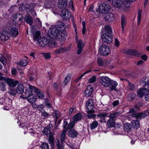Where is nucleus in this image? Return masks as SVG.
<instances>
[{
	"label": "nucleus",
	"instance_id": "f257e3e1",
	"mask_svg": "<svg viewBox=\"0 0 149 149\" xmlns=\"http://www.w3.org/2000/svg\"><path fill=\"white\" fill-rule=\"evenodd\" d=\"M64 26V24L61 22H59L58 25L52 26L48 31V37L59 42L64 41L67 35Z\"/></svg>",
	"mask_w": 149,
	"mask_h": 149
},
{
	"label": "nucleus",
	"instance_id": "f03ea898",
	"mask_svg": "<svg viewBox=\"0 0 149 149\" xmlns=\"http://www.w3.org/2000/svg\"><path fill=\"white\" fill-rule=\"evenodd\" d=\"M100 84L103 86L109 87V90H116V87L118 85L117 82L110 79L107 76L101 77L100 79Z\"/></svg>",
	"mask_w": 149,
	"mask_h": 149
},
{
	"label": "nucleus",
	"instance_id": "7ed1b4c3",
	"mask_svg": "<svg viewBox=\"0 0 149 149\" xmlns=\"http://www.w3.org/2000/svg\"><path fill=\"white\" fill-rule=\"evenodd\" d=\"M31 36L33 38L34 41L36 42V43L40 47H44V45L43 42V38L40 36V32L36 30L35 26H32L31 27Z\"/></svg>",
	"mask_w": 149,
	"mask_h": 149
},
{
	"label": "nucleus",
	"instance_id": "20e7f679",
	"mask_svg": "<svg viewBox=\"0 0 149 149\" xmlns=\"http://www.w3.org/2000/svg\"><path fill=\"white\" fill-rule=\"evenodd\" d=\"M104 30L105 32L102 36V41L104 42L109 43L112 42L113 39L112 29L109 26H106Z\"/></svg>",
	"mask_w": 149,
	"mask_h": 149
},
{
	"label": "nucleus",
	"instance_id": "39448f33",
	"mask_svg": "<svg viewBox=\"0 0 149 149\" xmlns=\"http://www.w3.org/2000/svg\"><path fill=\"white\" fill-rule=\"evenodd\" d=\"M19 26L17 24L11 23L10 24L9 32L12 36H15L18 34V28Z\"/></svg>",
	"mask_w": 149,
	"mask_h": 149
},
{
	"label": "nucleus",
	"instance_id": "423d86ee",
	"mask_svg": "<svg viewBox=\"0 0 149 149\" xmlns=\"http://www.w3.org/2000/svg\"><path fill=\"white\" fill-rule=\"evenodd\" d=\"M110 10V7L109 5L106 3H104L100 4L98 7V8L96 10V11L98 12L101 13H107Z\"/></svg>",
	"mask_w": 149,
	"mask_h": 149
},
{
	"label": "nucleus",
	"instance_id": "0eeeda50",
	"mask_svg": "<svg viewBox=\"0 0 149 149\" xmlns=\"http://www.w3.org/2000/svg\"><path fill=\"white\" fill-rule=\"evenodd\" d=\"M99 51L100 52L101 55L103 56L108 55L111 52L109 46L105 45H102L100 47Z\"/></svg>",
	"mask_w": 149,
	"mask_h": 149
},
{
	"label": "nucleus",
	"instance_id": "6e6552de",
	"mask_svg": "<svg viewBox=\"0 0 149 149\" xmlns=\"http://www.w3.org/2000/svg\"><path fill=\"white\" fill-rule=\"evenodd\" d=\"M24 93L28 95L38 91V89L34 87L29 85H26Z\"/></svg>",
	"mask_w": 149,
	"mask_h": 149
},
{
	"label": "nucleus",
	"instance_id": "1a4fd4ad",
	"mask_svg": "<svg viewBox=\"0 0 149 149\" xmlns=\"http://www.w3.org/2000/svg\"><path fill=\"white\" fill-rule=\"evenodd\" d=\"M61 17L66 20L69 19L71 17V14L70 11L67 9H63L61 13Z\"/></svg>",
	"mask_w": 149,
	"mask_h": 149
},
{
	"label": "nucleus",
	"instance_id": "9d476101",
	"mask_svg": "<svg viewBox=\"0 0 149 149\" xmlns=\"http://www.w3.org/2000/svg\"><path fill=\"white\" fill-rule=\"evenodd\" d=\"M23 19V16L22 14H17L14 15L13 18V21L12 23L19 26Z\"/></svg>",
	"mask_w": 149,
	"mask_h": 149
},
{
	"label": "nucleus",
	"instance_id": "9b49d317",
	"mask_svg": "<svg viewBox=\"0 0 149 149\" xmlns=\"http://www.w3.org/2000/svg\"><path fill=\"white\" fill-rule=\"evenodd\" d=\"M76 33L75 40L77 43L78 48L83 47L84 45V42H82V40L78 38V35L77 33V29L75 24L73 25Z\"/></svg>",
	"mask_w": 149,
	"mask_h": 149
},
{
	"label": "nucleus",
	"instance_id": "f8f14e48",
	"mask_svg": "<svg viewBox=\"0 0 149 149\" xmlns=\"http://www.w3.org/2000/svg\"><path fill=\"white\" fill-rule=\"evenodd\" d=\"M66 131L67 130L66 129H65L61 133L60 136V138L61 141L62 142V144L61 145H59V141H57V146L58 149H64L63 146L62 144V142L63 141L65 138V137L66 136L65 134Z\"/></svg>",
	"mask_w": 149,
	"mask_h": 149
},
{
	"label": "nucleus",
	"instance_id": "ddd939ff",
	"mask_svg": "<svg viewBox=\"0 0 149 149\" xmlns=\"http://www.w3.org/2000/svg\"><path fill=\"white\" fill-rule=\"evenodd\" d=\"M70 49V47L60 46L54 51V53L57 54H61L68 51Z\"/></svg>",
	"mask_w": 149,
	"mask_h": 149
},
{
	"label": "nucleus",
	"instance_id": "4468645a",
	"mask_svg": "<svg viewBox=\"0 0 149 149\" xmlns=\"http://www.w3.org/2000/svg\"><path fill=\"white\" fill-rule=\"evenodd\" d=\"M130 113H132L131 116H132L134 117H136L138 118H141L145 117L146 116V114L145 113H135V111L134 109H130L129 111Z\"/></svg>",
	"mask_w": 149,
	"mask_h": 149
},
{
	"label": "nucleus",
	"instance_id": "2eb2a0df",
	"mask_svg": "<svg viewBox=\"0 0 149 149\" xmlns=\"http://www.w3.org/2000/svg\"><path fill=\"white\" fill-rule=\"evenodd\" d=\"M86 106L87 109L86 112L87 113L93 112V110L94 108L93 103L92 100H90L88 101L86 104Z\"/></svg>",
	"mask_w": 149,
	"mask_h": 149
},
{
	"label": "nucleus",
	"instance_id": "dca6fc26",
	"mask_svg": "<svg viewBox=\"0 0 149 149\" xmlns=\"http://www.w3.org/2000/svg\"><path fill=\"white\" fill-rule=\"evenodd\" d=\"M112 3L114 7L118 8L123 7L124 5L123 0H113Z\"/></svg>",
	"mask_w": 149,
	"mask_h": 149
},
{
	"label": "nucleus",
	"instance_id": "f3484780",
	"mask_svg": "<svg viewBox=\"0 0 149 149\" xmlns=\"http://www.w3.org/2000/svg\"><path fill=\"white\" fill-rule=\"evenodd\" d=\"M9 38L8 34L7 31H4L0 32V40L3 41H6Z\"/></svg>",
	"mask_w": 149,
	"mask_h": 149
},
{
	"label": "nucleus",
	"instance_id": "a211bd4d",
	"mask_svg": "<svg viewBox=\"0 0 149 149\" xmlns=\"http://www.w3.org/2000/svg\"><path fill=\"white\" fill-rule=\"evenodd\" d=\"M4 81L6 82L11 87L15 86L18 83L17 81H14L13 79L7 78H6Z\"/></svg>",
	"mask_w": 149,
	"mask_h": 149
},
{
	"label": "nucleus",
	"instance_id": "6ab92c4d",
	"mask_svg": "<svg viewBox=\"0 0 149 149\" xmlns=\"http://www.w3.org/2000/svg\"><path fill=\"white\" fill-rule=\"evenodd\" d=\"M93 91V89L92 87L91 86H87L84 95L86 97H89L91 95Z\"/></svg>",
	"mask_w": 149,
	"mask_h": 149
},
{
	"label": "nucleus",
	"instance_id": "aec40b11",
	"mask_svg": "<svg viewBox=\"0 0 149 149\" xmlns=\"http://www.w3.org/2000/svg\"><path fill=\"white\" fill-rule=\"evenodd\" d=\"M147 89L146 88H140L137 91V95L139 97H142L147 93Z\"/></svg>",
	"mask_w": 149,
	"mask_h": 149
},
{
	"label": "nucleus",
	"instance_id": "412c9836",
	"mask_svg": "<svg viewBox=\"0 0 149 149\" xmlns=\"http://www.w3.org/2000/svg\"><path fill=\"white\" fill-rule=\"evenodd\" d=\"M123 53H126L127 54L137 56L138 52L133 49H124L123 51Z\"/></svg>",
	"mask_w": 149,
	"mask_h": 149
},
{
	"label": "nucleus",
	"instance_id": "4be33fe9",
	"mask_svg": "<svg viewBox=\"0 0 149 149\" xmlns=\"http://www.w3.org/2000/svg\"><path fill=\"white\" fill-rule=\"evenodd\" d=\"M36 99V96L33 93L28 95L27 99V100L31 103L34 102Z\"/></svg>",
	"mask_w": 149,
	"mask_h": 149
},
{
	"label": "nucleus",
	"instance_id": "5701e85b",
	"mask_svg": "<svg viewBox=\"0 0 149 149\" xmlns=\"http://www.w3.org/2000/svg\"><path fill=\"white\" fill-rule=\"evenodd\" d=\"M105 19L106 20H109V21H112L114 19L113 14L111 13H106Z\"/></svg>",
	"mask_w": 149,
	"mask_h": 149
},
{
	"label": "nucleus",
	"instance_id": "b1692460",
	"mask_svg": "<svg viewBox=\"0 0 149 149\" xmlns=\"http://www.w3.org/2000/svg\"><path fill=\"white\" fill-rule=\"evenodd\" d=\"M121 25L122 30V32H123L124 30V27L127 24L126 23V17L125 16L123 15L121 17Z\"/></svg>",
	"mask_w": 149,
	"mask_h": 149
},
{
	"label": "nucleus",
	"instance_id": "393cba45",
	"mask_svg": "<svg viewBox=\"0 0 149 149\" xmlns=\"http://www.w3.org/2000/svg\"><path fill=\"white\" fill-rule=\"evenodd\" d=\"M24 87L22 84H19L16 89V92L19 94H21L24 91Z\"/></svg>",
	"mask_w": 149,
	"mask_h": 149
},
{
	"label": "nucleus",
	"instance_id": "a878e982",
	"mask_svg": "<svg viewBox=\"0 0 149 149\" xmlns=\"http://www.w3.org/2000/svg\"><path fill=\"white\" fill-rule=\"evenodd\" d=\"M71 77V74H68L66 76L63 82V85L64 86L67 85L69 82Z\"/></svg>",
	"mask_w": 149,
	"mask_h": 149
},
{
	"label": "nucleus",
	"instance_id": "bb28decb",
	"mask_svg": "<svg viewBox=\"0 0 149 149\" xmlns=\"http://www.w3.org/2000/svg\"><path fill=\"white\" fill-rule=\"evenodd\" d=\"M115 124V121L113 118H110L107 122V126L109 127H112L114 126Z\"/></svg>",
	"mask_w": 149,
	"mask_h": 149
},
{
	"label": "nucleus",
	"instance_id": "cd10ccee",
	"mask_svg": "<svg viewBox=\"0 0 149 149\" xmlns=\"http://www.w3.org/2000/svg\"><path fill=\"white\" fill-rule=\"evenodd\" d=\"M78 134V133L74 129H71L69 132L68 135L71 137H77Z\"/></svg>",
	"mask_w": 149,
	"mask_h": 149
},
{
	"label": "nucleus",
	"instance_id": "c85d7f7f",
	"mask_svg": "<svg viewBox=\"0 0 149 149\" xmlns=\"http://www.w3.org/2000/svg\"><path fill=\"white\" fill-rule=\"evenodd\" d=\"M25 21L29 25H31L33 23L32 18L30 16L26 15L24 18Z\"/></svg>",
	"mask_w": 149,
	"mask_h": 149
},
{
	"label": "nucleus",
	"instance_id": "c756f323",
	"mask_svg": "<svg viewBox=\"0 0 149 149\" xmlns=\"http://www.w3.org/2000/svg\"><path fill=\"white\" fill-rule=\"evenodd\" d=\"M131 125L130 123H125L124 125V130L127 132H129L131 130Z\"/></svg>",
	"mask_w": 149,
	"mask_h": 149
},
{
	"label": "nucleus",
	"instance_id": "7c9ffc66",
	"mask_svg": "<svg viewBox=\"0 0 149 149\" xmlns=\"http://www.w3.org/2000/svg\"><path fill=\"white\" fill-rule=\"evenodd\" d=\"M136 94L133 93L129 94L128 96L127 100L129 101H133L135 99Z\"/></svg>",
	"mask_w": 149,
	"mask_h": 149
},
{
	"label": "nucleus",
	"instance_id": "2f4dec72",
	"mask_svg": "<svg viewBox=\"0 0 149 149\" xmlns=\"http://www.w3.org/2000/svg\"><path fill=\"white\" fill-rule=\"evenodd\" d=\"M28 63V61L26 60H23L17 62V64L20 66L24 67L26 66L27 64Z\"/></svg>",
	"mask_w": 149,
	"mask_h": 149
},
{
	"label": "nucleus",
	"instance_id": "473e14b6",
	"mask_svg": "<svg viewBox=\"0 0 149 149\" xmlns=\"http://www.w3.org/2000/svg\"><path fill=\"white\" fill-rule=\"evenodd\" d=\"M132 126L134 127L138 128L139 126V122L137 120H135L132 121Z\"/></svg>",
	"mask_w": 149,
	"mask_h": 149
},
{
	"label": "nucleus",
	"instance_id": "72a5a7b5",
	"mask_svg": "<svg viewBox=\"0 0 149 149\" xmlns=\"http://www.w3.org/2000/svg\"><path fill=\"white\" fill-rule=\"evenodd\" d=\"M48 46L52 48H53L56 47L58 46V44L55 42L49 40Z\"/></svg>",
	"mask_w": 149,
	"mask_h": 149
},
{
	"label": "nucleus",
	"instance_id": "f704fd0d",
	"mask_svg": "<svg viewBox=\"0 0 149 149\" xmlns=\"http://www.w3.org/2000/svg\"><path fill=\"white\" fill-rule=\"evenodd\" d=\"M43 133L44 134L47 135L49 134L50 133V127H47L45 128L43 131Z\"/></svg>",
	"mask_w": 149,
	"mask_h": 149
},
{
	"label": "nucleus",
	"instance_id": "c9c22d12",
	"mask_svg": "<svg viewBox=\"0 0 149 149\" xmlns=\"http://www.w3.org/2000/svg\"><path fill=\"white\" fill-rule=\"evenodd\" d=\"M82 117V116L80 114H77L73 117V120L74 121H78L80 120Z\"/></svg>",
	"mask_w": 149,
	"mask_h": 149
},
{
	"label": "nucleus",
	"instance_id": "e433bc0d",
	"mask_svg": "<svg viewBox=\"0 0 149 149\" xmlns=\"http://www.w3.org/2000/svg\"><path fill=\"white\" fill-rule=\"evenodd\" d=\"M0 61L3 64L6 65L7 62L6 59L2 54L0 53Z\"/></svg>",
	"mask_w": 149,
	"mask_h": 149
},
{
	"label": "nucleus",
	"instance_id": "4c0bfd02",
	"mask_svg": "<svg viewBox=\"0 0 149 149\" xmlns=\"http://www.w3.org/2000/svg\"><path fill=\"white\" fill-rule=\"evenodd\" d=\"M149 81V77H145L143 78L141 80V81L143 83V84L146 86Z\"/></svg>",
	"mask_w": 149,
	"mask_h": 149
},
{
	"label": "nucleus",
	"instance_id": "58836bf2",
	"mask_svg": "<svg viewBox=\"0 0 149 149\" xmlns=\"http://www.w3.org/2000/svg\"><path fill=\"white\" fill-rule=\"evenodd\" d=\"M142 13V10H139L138 12V22L137 24L138 25H140V21L141 19V14Z\"/></svg>",
	"mask_w": 149,
	"mask_h": 149
},
{
	"label": "nucleus",
	"instance_id": "ea45409f",
	"mask_svg": "<svg viewBox=\"0 0 149 149\" xmlns=\"http://www.w3.org/2000/svg\"><path fill=\"white\" fill-rule=\"evenodd\" d=\"M136 86H135L133 84L129 83L128 85V88L129 90L131 91H133L135 89Z\"/></svg>",
	"mask_w": 149,
	"mask_h": 149
},
{
	"label": "nucleus",
	"instance_id": "a19ab883",
	"mask_svg": "<svg viewBox=\"0 0 149 149\" xmlns=\"http://www.w3.org/2000/svg\"><path fill=\"white\" fill-rule=\"evenodd\" d=\"M35 93H36L38 97L40 99H42L44 97V94L42 92L38 90V92H35Z\"/></svg>",
	"mask_w": 149,
	"mask_h": 149
},
{
	"label": "nucleus",
	"instance_id": "79ce46f5",
	"mask_svg": "<svg viewBox=\"0 0 149 149\" xmlns=\"http://www.w3.org/2000/svg\"><path fill=\"white\" fill-rule=\"evenodd\" d=\"M98 125V123L97 121H95L90 125L91 128L93 129L95 128Z\"/></svg>",
	"mask_w": 149,
	"mask_h": 149
},
{
	"label": "nucleus",
	"instance_id": "37998d69",
	"mask_svg": "<svg viewBox=\"0 0 149 149\" xmlns=\"http://www.w3.org/2000/svg\"><path fill=\"white\" fill-rule=\"evenodd\" d=\"M91 71V70H89L88 71H86L84 73L80 75L79 76L77 79L76 81H78L80 79H81V78L84 76L86 74L90 72Z\"/></svg>",
	"mask_w": 149,
	"mask_h": 149
},
{
	"label": "nucleus",
	"instance_id": "c03bdc74",
	"mask_svg": "<svg viewBox=\"0 0 149 149\" xmlns=\"http://www.w3.org/2000/svg\"><path fill=\"white\" fill-rule=\"evenodd\" d=\"M6 85L4 83L1 82L0 83V90L4 91L6 90Z\"/></svg>",
	"mask_w": 149,
	"mask_h": 149
},
{
	"label": "nucleus",
	"instance_id": "a18cd8bd",
	"mask_svg": "<svg viewBox=\"0 0 149 149\" xmlns=\"http://www.w3.org/2000/svg\"><path fill=\"white\" fill-rule=\"evenodd\" d=\"M82 26H83V28L82 30V33L84 35L85 34L86 32L87 31H86V26H85V22L84 21H83L82 22Z\"/></svg>",
	"mask_w": 149,
	"mask_h": 149
},
{
	"label": "nucleus",
	"instance_id": "49530a36",
	"mask_svg": "<svg viewBox=\"0 0 149 149\" xmlns=\"http://www.w3.org/2000/svg\"><path fill=\"white\" fill-rule=\"evenodd\" d=\"M41 147L42 149H49V146L48 144L46 143H43L41 146Z\"/></svg>",
	"mask_w": 149,
	"mask_h": 149
},
{
	"label": "nucleus",
	"instance_id": "de8ad7c7",
	"mask_svg": "<svg viewBox=\"0 0 149 149\" xmlns=\"http://www.w3.org/2000/svg\"><path fill=\"white\" fill-rule=\"evenodd\" d=\"M66 3L65 2L64 3H62L61 2V1H59V3L58 4V7L60 8H63L64 7L66 6Z\"/></svg>",
	"mask_w": 149,
	"mask_h": 149
},
{
	"label": "nucleus",
	"instance_id": "09e8293b",
	"mask_svg": "<svg viewBox=\"0 0 149 149\" xmlns=\"http://www.w3.org/2000/svg\"><path fill=\"white\" fill-rule=\"evenodd\" d=\"M96 79V76H93L89 79L88 81L90 83H93L95 81Z\"/></svg>",
	"mask_w": 149,
	"mask_h": 149
},
{
	"label": "nucleus",
	"instance_id": "8fccbe9b",
	"mask_svg": "<svg viewBox=\"0 0 149 149\" xmlns=\"http://www.w3.org/2000/svg\"><path fill=\"white\" fill-rule=\"evenodd\" d=\"M94 112H90L88 113V114L87 115V116L89 118H93L95 117L96 115L95 114L93 113Z\"/></svg>",
	"mask_w": 149,
	"mask_h": 149
},
{
	"label": "nucleus",
	"instance_id": "3c124183",
	"mask_svg": "<svg viewBox=\"0 0 149 149\" xmlns=\"http://www.w3.org/2000/svg\"><path fill=\"white\" fill-rule=\"evenodd\" d=\"M114 45L117 47H119L120 45V42L117 38H114Z\"/></svg>",
	"mask_w": 149,
	"mask_h": 149
},
{
	"label": "nucleus",
	"instance_id": "603ef678",
	"mask_svg": "<svg viewBox=\"0 0 149 149\" xmlns=\"http://www.w3.org/2000/svg\"><path fill=\"white\" fill-rule=\"evenodd\" d=\"M49 40L45 38H43V42L44 45V47L48 45Z\"/></svg>",
	"mask_w": 149,
	"mask_h": 149
},
{
	"label": "nucleus",
	"instance_id": "864d4df0",
	"mask_svg": "<svg viewBox=\"0 0 149 149\" xmlns=\"http://www.w3.org/2000/svg\"><path fill=\"white\" fill-rule=\"evenodd\" d=\"M35 22L37 24L38 27L41 26V22L40 21L38 18H36L35 20Z\"/></svg>",
	"mask_w": 149,
	"mask_h": 149
},
{
	"label": "nucleus",
	"instance_id": "5fc2aeb1",
	"mask_svg": "<svg viewBox=\"0 0 149 149\" xmlns=\"http://www.w3.org/2000/svg\"><path fill=\"white\" fill-rule=\"evenodd\" d=\"M49 142L51 144L52 146H54V139L53 138L50 136L49 139Z\"/></svg>",
	"mask_w": 149,
	"mask_h": 149
},
{
	"label": "nucleus",
	"instance_id": "6e6d98bb",
	"mask_svg": "<svg viewBox=\"0 0 149 149\" xmlns=\"http://www.w3.org/2000/svg\"><path fill=\"white\" fill-rule=\"evenodd\" d=\"M144 97L146 100L149 101V91L148 89L147 93L144 95Z\"/></svg>",
	"mask_w": 149,
	"mask_h": 149
},
{
	"label": "nucleus",
	"instance_id": "4d7b16f0",
	"mask_svg": "<svg viewBox=\"0 0 149 149\" xmlns=\"http://www.w3.org/2000/svg\"><path fill=\"white\" fill-rule=\"evenodd\" d=\"M107 116V113H100V114H98L97 115V116L100 118H103V117H106Z\"/></svg>",
	"mask_w": 149,
	"mask_h": 149
},
{
	"label": "nucleus",
	"instance_id": "13d9d810",
	"mask_svg": "<svg viewBox=\"0 0 149 149\" xmlns=\"http://www.w3.org/2000/svg\"><path fill=\"white\" fill-rule=\"evenodd\" d=\"M75 123L74 122V121L71 122L70 123L69 125L68 126V128L69 129L73 127L74 126Z\"/></svg>",
	"mask_w": 149,
	"mask_h": 149
},
{
	"label": "nucleus",
	"instance_id": "bf43d9fd",
	"mask_svg": "<svg viewBox=\"0 0 149 149\" xmlns=\"http://www.w3.org/2000/svg\"><path fill=\"white\" fill-rule=\"evenodd\" d=\"M43 56L46 59H49L50 57V54L49 53H44Z\"/></svg>",
	"mask_w": 149,
	"mask_h": 149
},
{
	"label": "nucleus",
	"instance_id": "052dcab7",
	"mask_svg": "<svg viewBox=\"0 0 149 149\" xmlns=\"http://www.w3.org/2000/svg\"><path fill=\"white\" fill-rule=\"evenodd\" d=\"M97 62L100 65H102L103 64V61L100 58H98Z\"/></svg>",
	"mask_w": 149,
	"mask_h": 149
},
{
	"label": "nucleus",
	"instance_id": "680f3d73",
	"mask_svg": "<svg viewBox=\"0 0 149 149\" xmlns=\"http://www.w3.org/2000/svg\"><path fill=\"white\" fill-rule=\"evenodd\" d=\"M41 114L42 116L45 117H47L49 116V114L44 111H42Z\"/></svg>",
	"mask_w": 149,
	"mask_h": 149
},
{
	"label": "nucleus",
	"instance_id": "e2e57ef3",
	"mask_svg": "<svg viewBox=\"0 0 149 149\" xmlns=\"http://www.w3.org/2000/svg\"><path fill=\"white\" fill-rule=\"evenodd\" d=\"M44 107V106L42 104H41L38 106L37 109H38L39 110L41 111L42 109Z\"/></svg>",
	"mask_w": 149,
	"mask_h": 149
},
{
	"label": "nucleus",
	"instance_id": "0e129e2a",
	"mask_svg": "<svg viewBox=\"0 0 149 149\" xmlns=\"http://www.w3.org/2000/svg\"><path fill=\"white\" fill-rule=\"evenodd\" d=\"M141 58L143 60L146 61L147 60V56L146 55H144L141 56Z\"/></svg>",
	"mask_w": 149,
	"mask_h": 149
},
{
	"label": "nucleus",
	"instance_id": "69168bd1",
	"mask_svg": "<svg viewBox=\"0 0 149 149\" xmlns=\"http://www.w3.org/2000/svg\"><path fill=\"white\" fill-rule=\"evenodd\" d=\"M11 72L13 74L15 75L17 72L15 68H13L11 70Z\"/></svg>",
	"mask_w": 149,
	"mask_h": 149
},
{
	"label": "nucleus",
	"instance_id": "338daca9",
	"mask_svg": "<svg viewBox=\"0 0 149 149\" xmlns=\"http://www.w3.org/2000/svg\"><path fill=\"white\" fill-rule=\"evenodd\" d=\"M106 117H104L103 118H100V121L102 123H104L106 122Z\"/></svg>",
	"mask_w": 149,
	"mask_h": 149
},
{
	"label": "nucleus",
	"instance_id": "774afa93",
	"mask_svg": "<svg viewBox=\"0 0 149 149\" xmlns=\"http://www.w3.org/2000/svg\"><path fill=\"white\" fill-rule=\"evenodd\" d=\"M10 92V93L13 95H15L16 94V93H17L16 92V90H15L13 89L11 90Z\"/></svg>",
	"mask_w": 149,
	"mask_h": 149
}]
</instances>
